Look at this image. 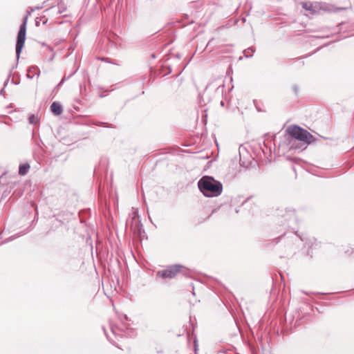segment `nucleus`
Masks as SVG:
<instances>
[{"label": "nucleus", "mask_w": 354, "mask_h": 354, "mask_svg": "<svg viewBox=\"0 0 354 354\" xmlns=\"http://www.w3.org/2000/svg\"><path fill=\"white\" fill-rule=\"evenodd\" d=\"M201 192L207 197L218 196L222 193V184L212 177L204 176L198 183Z\"/></svg>", "instance_id": "1"}, {"label": "nucleus", "mask_w": 354, "mask_h": 354, "mask_svg": "<svg viewBox=\"0 0 354 354\" xmlns=\"http://www.w3.org/2000/svg\"><path fill=\"white\" fill-rule=\"evenodd\" d=\"M286 131L292 138L303 141L305 144H310L315 141L312 134L299 126H290L287 128Z\"/></svg>", "instance_id": "2"}, {"label": "nucleus", "mask_w": 354, "mask_h": 354, "mask_svg": "<svg viewBox=\"0 0 354 354\" xmlns=\"http://www.w3.org/2000/svg\"><path fill=\"white\" fill-rule=\"evenodd\" d=\"M28 21V15L24 18L23 23L20 26L16 43V56L18 59L24 48L26 35V24Z\"/></svg>", "instance_id": "3"}, {"label": "nucleus", "mask_w": 354, "mask_h": 354, "mask_svg": "<svg viewBox=\"0 0 354 354\" xmlns=\"http://www.w3.org/2000/svg\"><path fill=\"white\" fill-rule=\"evenodd\" d=\"M180 268L181 266L180 265L171 266L167 269L158 271L157 275L162 278H173L180 272Z\"/></svg>", "instance_id": "4"}, {"label": "nucleus", "mask_w": 354, "mask_h": 354, "mask_svg": "<svg viewBox=\"0 0 354 354\" xmlns=\"http://www.w3.org/2000/svg\"><path fill=\"white\" fill-rule=\"evenodd\" d=\"M302 8L307 11H309L310 14H315L317 12L319 7L317 3L314 4L310 1H306L301 3Z\"/></svg>", "instance_id": "5"}, {"label": "nucleus", "mask_w": 354, "mask_h": 354, "mask_svg": "<svg viewBox=\"0 0 354 354\" xmlns=\"http://www.w3.org/2000/svg\"><path fill=\"white\" fill-rule=\"evenodd\" d=\"M115 314L118 317L120 322L124 325L121 330H124L127 326L129 325V319L126 315L122 313V311H115Z\"/></svg>", "instance_id": "6"}, {"label": "nucleus", "mask_w": 354, "mask_h": 354, "mask_svg": "<svg viewBox=\"0 0 354 354\" xmlns=\"http://www.w3.org/2000/svg\"><path fill=\"white\" fill-rule=\"evenodd\" d=\"M295 315L299 316V311H285V321L290 324H292Z\"/></svg>", "instance_id": "7"}, {"label": "nucleus", "mask_w": 354, "mask_h": 354, "mask_svg": "<svg viewBox=\"0 0 354 354\" xmlns=\"http://www.w3.org/2000/svg\"><path fill=\"white\" fill-rule=\"evenodd\" d=\"M50 111L56 115H60L62 113V106L59 103L54 102L50 106Z\"/></svg>", "instance_id": "8"}, {"label": "nucleus", "mask_w": 354, "mask_h": 354, "mask_svg": "<svg viewBox=\"0 0 354 354\" xmlns=\"http://www.w3.org/2000/svg\"><path fill=\"white\" fill-rule=\"evenodd\" d=\"M30 168V166L28 163L21 164L19 167V174L21 176L26 175L28 172Z\"/></svg>", "instance_id": "9"}, {"label": "nucleus", "mask_w": 354, "mask_h": 354, "mask_svg": "<svg viewBox=\"0 0 354 354\" xmlns=\"http://www.w3.org/2000/svg\"><path fill=\"white\" fill-rule=\"evenodd\" d=\"M28 121L31 124H36L39 122V118L37 115L32 114L29 116Z\"/></svg>", "instance_id": "10"}, {"label": "nucleus", "mask_w": 354, "mask_h": 354, "mask_svg": "<svg viewBox=\"0 0 354 354\" xmlns=\"http://www.w3.org/2000/svg\"><path fill=\"white\" fill-rule=\"evenodd\" d=\"M295 212L293 211H289L285 215V221H290L291 219H295Z\"/></svg>", "instance_id": "11"}, {"label": "nucleus", "mask_w": 354, "mask_h": 354, "mask_svg": "<svg viewBox=\"0 0 354 354\" xmlns=\"http://www.w3.org/2000/svg\"><path fill=\"white\" fill-rule=\"evenodd\" d=\"M48 52L50 53L49 60L51 61V60H53V59L54 57V53L53 52V49L49 46H48V47L46 46V55H47Z\"/></svg>", "instance_id": "12"}, {"label": "nucleus", "mask_w": 354, "mask_h": 354, "mask_svg": "<svg viewBox=\"0 0 354 354\" xmlns=\"http://www.w3.org/2000/svg\"><path fill=\"white\" fill-rule=\"evenodd\" d=\"M248 50H251L252 52H253V51H254V50H252V48H249V49H248L247 50H245V51H244L245 56L246 57H251L252 56V54H250V53H248Z\"/></svg>", "instance_id": "13"}, {"label": "nucleus", "mask_w": 354, "mask_h": 354, "mask_svg": "<svg viewBox=\"0 0 354 354\" xmlns=\"http://www.w3.org/2000/svg\"><path fill=\"white\" fill-rule=\"evenodd\" d=\"M248 50H251L252 52H253V51H254V50H252V48H249V49H248L247 50H245V51H244L245 56L246 57H251L252 56V54H250V53H248Z\"/></svg>", "instance_id": "14"}, {"label": "nucleus", "mask_w": 354, "mask_h": 354, "mask_svg": "<svg viewBox=\"0 0 354 354\" xmlns=\"http://www.w3.org/2000/svg\"><path fill=\"white\" fill-rule=\"evenodd\" d=\"M294 91H295V93H297L298 88H297V86H294Z\"/></svg>", "instance_id": "15"}, {"label": "nucleus", "mask_w": 354, "mask_h": 354, "mask_svg": "<svg viewBox=\"0 0 354 354\" xmlns=\"http://www.w3.org/2000/svg\"><path fill=\"white\" fill-rule=\"evenodd\" d=\"M298 325H299L298 320H296L295 326H298Z\"/></svg>", "instance_id": "16"}, {"label": "nucleus", "mask_w": 354, "mask_h": 354, "mask_svg": "<svg viewBox=\"0 0 354 354\" xmlns=\"http://www.w3.org/2000/svg\"><path fill=\"white\" fill-rule=\"evenodd\" d=\"M257 109L258 111H261V110L260 109H259L258 107H257Z\"/></svg>", "instance_id": "17"}, {"label": "nucleus", "mask_w": 354, "mask_h": 354, "mask_svg": "<svg viewBox=\"0 0 354 354\" xmlns=\"http://www.w3.org/2000/svg\"><path fill=\"white\" fill-rule=\"evenodd\" d=\"M221 106H223L224 103L223 102H221Z\"/></svg>", "instance_id": "18"}, {"label": "nucleus", "mask_w": 354, "mask_h": 354, "mask_svg": "<svg viewBox=\"0 0 354 354\" xmlns=\"http://www.w3.org/2000/svg\"><path fill=\"white\" fill-rule=\"evenodd\" d=\"M115 324L118 326V325H119V323L115 322Z\"/></svg>", "instance_id": "19"}]
</instances>
